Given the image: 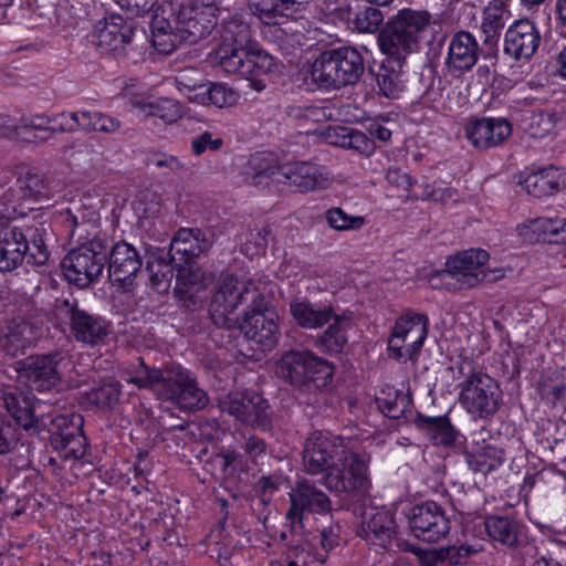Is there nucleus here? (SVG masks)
<instances>
[{
	"label": "nucleus",
	"mask_w": 566,
	"mask_h": 566,
	"mask_svg": "<svg viewBox=\"0 0 566 566\" xmlns=\"http://www.w3.org/2000/svg\"><path fill=\"white\" fill-rule=\"evenodd\" d=\"M218 13L214 3L165 0L153 14L151 43L163 54L172 53L181 43L195 44L211 34Z\"/></svg>",
	"instance_id": "obj_1"
},
{
	"label": "nucleus",
	"mask_w": 566,
	"mask_h": 566,
	"mask_svg": "<svg viewBox=\"0 0 566 566\" xmlns=\"http://www.w3.org/2000/svg\"><path fill=\"white\" fill-rule=\"evenodd\" d=\"M245 177L258 188H268L272 184L285 185L303 193L327 188L331 182V176L325 166L312 161L279 164L277 159L269 153L251 155L247 164Z\"/></svg>",
	"instance_id": "obj_2"
},
{
	"label": "nucleus",
	"mask_w": 566,
	"mask_h": 566,
	"mask_svg": "<svg viewBox=\"0 0 566 566\" xmlns=\"http://www.w3.org/2000/svg\"><path fill=\"white\" fill-rule=\"evenodd\" d=\"M129 382L151 390L158 398L176 403L182 410H201L209 403L208 394L196 376L180 365L149 367L140 361Z\"/></svg>",
	"instance_id": "obj_3"
},
{
	"label": "nucleus",
	"mask_w": 566,
	"mask_h": 566,
	"mask_svg": "<svg viewBox=\"0 0 566 566\" xmlns=\"http://www.w3.org/2000/svg\"><path fill=\"white\" fill-rule=\"evenodd\" d=\"M365 70L361 54L340 46L319 53L311 66V81L318 90L332 91L356 84Z\"/></svg>",
	"instance_id": "obj_4"
},
{
	"label": "nucleus",
	"mask_w": 566,
	"mask_h": 566,
	"mask_svg": "<svg viewBox=\"0 0 566 566\" xmlns=\"http://www.w3.org/2000/svg\"><path fill=\"white\" fill-rule=\"evenodd\" d=\"M73 368L72 355L63 349L32 354L14 365L19 381L38 392H50L59 388L66 371Z\"/></svg>",
	"instance_id": "obj_5"
},
{
	"label": "nucleus",
	"mask_w": 566,
	"mask_h": 566,
	"mask_svg": "<svg viewBox=\"0 0 566 566\" xmlns=\"http://www.w3.org/2000/svg\"><path fill=\"white\" fill-rule=\"evenodd\" d=\"M50 253L38 227H6L0 229V272H12L27 258L33 265H43Z\"/></svg>",
	"instance_id": "obj_6"
},
{
	"label": "nucleus",
	"mask_w": 566,
	"mask_h": 566,
	"mask_svg": "<svg viewBox=\"0 0 566 566\" xmlns=\"http://www.w3.org/2000/svg\"><path fill=\"white\" fill-rule=\"evenodd\" d=\"M276 374L294 388L311 391L332 381L334 367L307 350H289L277 361Z\"/></svg>",
	"instance_id": "obj_7"
},
{
	"label": "nucleus",
	"mask_w": 566,
	"mask_h": 566,
	"mask_svg": "<svg viewBox=\"0 0 566 566\" xmlns=\"http://www.w3.org/2000/svg\"><path fill=\"white\" fill-rule=\"evenodd\" d=\"M430 22V14L426 11H417L403 8L391 18V63L396 62L399 71L394 80L396 70L391 66V98L394 92H402L406 88V81L402 80V64L406 56L411 53L418 43L419 34Z\"/></svg>",
	"instance_id": "obj_8"
},
{
	"label": "nucleus",
	"mask_w": 566,
	"mask_h": 566,
	"mask_svg": "<svg viewBox=\"0 0 566 566\" xmlns=\"http://www.w3.org/2000/svg\"><path fill=\"white\" fill-rule=\"evenodd\" d=\"M261 296L251 281H240L233 274L222 276L216 284L209 305V315L213 324L230 329L237 325L238 319L232 317L235 310L251 301L253 304Z\"/></svg>",
	"instance_id": "obj_9"
},
{
	"label": "nucleus",
	"mask_w": 566,
	"mask_h": 566,
	"mask_svg": "<svg viewBox=\"0 0 566 566\" xmlns=\"http://www.w3.org/2000/svg\"><path fill=\"white\" fill-rule=\"evenodd\" d=\"M107 255V244L99 238L73 248L61 262L65 279L81 289L88 287L103 274Z\"/></svg>",
	"instance_id": "obj_10"
},
{
	"label": "nucleus",
	"mask_w": 566,
	"mask_h": 566,
	"mask_svg": "<svg viewBox=\"0 0 566 566\" xmlns=\"http://www.w3.org/2000/svg\"><path fill=\"white\" fill-rule=\"evenodd\" d=\"M43 430L49 432L50 444L61 459L76 461L85 455L87 441L83 433L84 421L81 415L49 412L43 416Z\"/></svg>",
	"instance_id": "obj_11"
},
{
	"label": "nucleus",
	"mask_w": 566,
	"mask_h": 566,
	"mask_svg": "<svg viewBox=\"0 0 566 566\" xmlns=\"http://www.w3.org/2000/svg\"><path fill=\"white\" fill-rule=\"evenodd\" d=\"M459 401L473 417L489 419L501 408L503 392L499 382L482 371L471 373L459 384Z\"/></svg>",
	"instance_id": "obj_12"
},
{
	"label": "nucleus",
	"mask_w": 566,
	"mask_h": 566,
	"mask_svg": "<svg viewBox=\"0 0 566 566\" xmlns=\"http://www.w3.org/2000/svg\"><path fill=\"white\" fill-rule=\"evenodd\" d=\"M221 412L233 417L245 427L269 431L272 428V410L268 400L254 391H232L219 399Z\"/></svg>",
	"instance_id": "obj_13"
},
{
	"label": "nucleus",
	"mask_w": 566,
	"mask_h": 566,
	"mask_svg": "<svg viewBox=\"0 0 566 566\" xmlns=\"http://www.w3.org/2000/svg\"><path fill=\"white\" fill-rule=\"evenodd\" d=\"M428 325L424 314L406 310L391 327V358L415 359L428 336Z\"/></svg>",
	"instance_id": "obj_14"
},
{
	"label": "nucleus",
	"mask_w": 566,
	"mask_h": 566,
	"mask_svg": "<svg viewBox=\"0 0 566 566\" xmlns=\"http://www.w3.org/2000/svg\"><path fill=\"white\" fill-rule=\"evenodd\" d=\"M346 453L345 440L328 431H314L305 440L303 448V467L306 473L316 475L333 469Z\"/></svg>",
	"instance_id": "obj_15"
},
{
	"label": "nucleus",
	"mask_w": 566,
	"mask_h": 566,
	"mask_svg": "<svg viewBox=\"0 0 566 566\" xmlns=\"http://www.w3.org/2000/svg\"><path fill=\"white\" fill-rule=\"evenodd\" d=\"M323 484L337 495L359 500L367 492L369 482L361 461L357 455L346 452L343 460L324 474Z\"/></svg>",
	"instance_id": "obj_16"
},
{
	"label": "nucleus",
	"mask_w": 566,
	"mask_h": 566,
	"mask_svg": "<svg viewBox=\"0 0 566 566\" xmlns=\"http://www.w3.org/2000/svg\"><path fill=\"white\" fill-rule=\"evenodd\" d=\"M289 497L291 506L285 514V518L292 527L296 524L303 527L306 513L325 515L332 512L329 496L310 480H298L290 491Z\"/></svg>",
	"instance_id": "obj_17"
},
{
	"label": "nucleus",
	"mask_w": 566,
	"mask_h": 566,
	"mask_svg": "<svg viewBox=\"0 0 566 566\" xmlns=\"http://www.w3.org/2000/svg\"><path fill=\"white\" fill-rule=\"evenodd\" d=\"M240 327L248 339L265 349L272 348L277 342V314L262 294L245 311Z\"/></svg>",
	"instance_id": "obj_18"
},
{
	"label": "nucleus",
	"mask_w": 566,
	"mask_h": 566,
	"mask_svg": "<svg viewBox=\"0 0 566 566\" xmlns=\"http://www.w3.org/2000/svg\"><path fill=\"white\" fill-rule=\"evenodd\" d=\"M409 527L418 539L427 543H438L449 534L450 520L439 504L427 501L411 510Z\"/></svg>",
	"instance_id": "obj_19"
},
{
	"label": "nucleus",
	"mask_w": 566,
	"mask_h": 566,
	"mask_svg": "<svg viewBox=\"0 0 566 566\" xmlns=\"http://www.w3.org/2000/svg\"><path fill=\"white\" fill-rule=\"evenodd\" d=\"M64 307L70 331L76 342L88 346L105 342L109 334V323L105 318L82 308L76 302L66 300Z\"/></svg>",
	"instance_id": "obj_20"
},
{
	"label": "nucleus",
	"mask_w": 566,
	"mask_h": 566,
	"mask_svg": "<svg viewBox=\"0 0 566 566\" xmlns=\"http://www.w3.org/2000/svg\"><path fill=\"white\" fill-rule=\"evenodd\" d=\"M135 35L133 21L112 13L99 20L91 34V43L99 54L114 53L129 44Z\"/></svg>",
	"instance_id": "obj_21"
},
{
	"label": "nucleus",
	"mask_w": 566,
	"mask_h": 566,
	"mask_svg": "<svg viewBox=\"0 0 566 566\" xmlns=\"http://www.w3.org/2000/svg\"><path fill=\"white\" fill-rule=\"evenodd\" d=\"M541 34L535 23L521 19L509 27L504 34L503 52L515 61L530 60L537 51Z\"/></svg>",
	"instance_id": "obj_22"
},
{
	"label": "nucleus",
	"mask_w": 566,
	"mask_h": 566,
	"mask_svg": "<svg viewBox=\"0 0 566 566\" xmlns=\"http://www.w3.org/2000/svg\"><path fill=\"white\" fill-rule=\"evenodd\" d=\"M1 399L7 411L24 430L34 432L43 431L44 415H36L35 397L30 391L18 388L4 389Z\"/></svg>",
	"instance_id": "obj_23"
},
{
	"label": "nucleus",
	"mask_w": 566,
	"mask_h": 566,
	"mask_svg": "<svg viewBox=\"0 0 566 566\" xmlns=\"http://www.w3.org/2000/svg\"><path fill=\"white\" fill-rule=\"evenodd\" d=\"M489 258V253L482 249H470L458 253L447 262L449 268L447 275L454 279L461 289L475 286L485 277L480 268L488 262Z\"/></svg>",
	"instance_id": "obj_24"
},
{
	"label": "nucleus",
	"mask_w": 566,
	"mask_h": 566,
	"mask_svg": "<svg viewBox=\"0 0 566 566\" xmlns=\"http://www.w3.org/2000/svg\"><path fill=\"white\" fill-rule=\"evenodd\" d=\"M144 259L133 244L126 241L115 243L107 255L109 277L118 283L132 284L143 266Z\"/></svg>",
	"instance_id": "obj_25"
},
{
	"label": "nucleus",
	"mask_w": 566,
	"mask_h": 566,
	"mask_svg": "<svg viewBox=\"0 0 566 566\" xmlns=\"http://www.w3.org/2000/svg\"><path fill=\"white\" fill-rule=\"evenodd\" d=\"M480 46L475 38L468 31L454 33L449 42L446 66L448 71L460 76L470 71L478 62Z\"/></svg>",
	"instance_id": "obj_26"
},
{
	"label": "nucleus",
	"mask_w": 566,
	"mask_h": 566,
	"mask_svg": "<svg viewBox=\"0 0 566 566\" xmlns=\"http://www.w3.org/2000/svg\"><path fill=\"white\" fill-rule=\"evenodd\" d=\"M210 247L211 242L200 229L181 228L174 235L169 251L166 253L176 266H182L195 261L200 254L207 252Z\"/></svg>",
	"instance_id": "obj_27"
},
{
	"label": "nucleus",
	"mask_w": 566,
	"mask_h": 566,
	"mask_svg": "<svg viewBox=\"0 0 566 566\" xmlns=\"http://www.w3.org/2000/svg\"><path fill=\"white\" fill-rule=\"evenodd\" d=\"M467 137L475 148L488 149L501 145L512 134L510 123L503 118H480L465 127Z\"/></svg>",
	"instance_id": "obj_28"
},
{
	"label": "nucleus",
	"mask_w": 566,
	"mask_h": 566,
	"mask_svg": "<svg viewBox=\"0 0 566 566\" xmlns=\"http://www.w3.org/2000/svg\"><path fill=\"white\" fill-rule=\"evenodd\" d=\"M290 312L295 323L307 329L321 328L334 316L331 305L313 303L305 297L293 300L290 303Z\"/></svg>",
	"instance_id": "obj_29"
},
{
	"label": "nucleus",
	"mask_w": 566,
	"mask_h": 566,
	"mask_svg": "<svg viewBox=\"0 0 566 566\" xmlns=\"http://www.w3.org/2000/svg\"><path fill=\"white\" fill-rule=\"evenodd\" d=\"M144 258L150 286L159 294L168 292L174 277V266L169 255L160 249H145Z\"/></svg>",
	"instance_id": "obj_30"
},
{
	"label": "nucleus",
	"mask_w": 566,
	"mask_h": 566,
	"mask_svg": "<svg viewBox=\"0 0 566 566\" xmlns=\"http://www.w3.org/2000/svg\"><path fill=\"white\" fill-rule=\"evenodd\" d=\"M523 187L536 198L551 196L566 187V175L551 166L527 175L523 180Z\"/></svg>",
	"instance_id": "obj_31"
},
{
	"label": "nucleus",
	"mask_w": 566,
	"mask_h": 566,
	"mask_svg": "<svg viewBox=\"0 0 566 566\" xmlns=\"http://www.w3.org/2000/svg\"><path fill=\"white\" fill-rule=\"evenodd\" d=\"M415 422L436 446L451 447L459 437V432L447 416L428 417L418 413Z\"/></svg>",
	"instance_id": "obj_32"
},
{
	"label": "nucleus",
	"mask_w": 566,
	"mask_h": 566,
	"mask_svg": "<svg viewBox=\"0 0 566 566\" xmlns=\"http://www.w3.org/2000/svg\"><path fill=\"white\" fill-rule=\"evenodd\" d=\"M33 326L25 321L11 322L0 338V347L8 355L15 357L22 354L35 340Z\"/></svg>",
	"instance_id": "obj_33"
},
{
	"label": "nucleus",
	"mask_w": 566,
	"mask_h": 566,
	"mask_svg": "<svg viewBox=\"0 0 566 566\" xmlns=\"http://www.w3.org/2000/svg\"><path fill=\"white\" fill-rule=\"evenodd\" d=\"M464 455L468 467L473 472L484 475L496 470L504 462L503 450L491 443L478 444L465 451Z\"/></svg>",
	"instance_id": "obj_34"
},
{
	"label": "nucleus",
	"mask_w": 566,
	"mask_h": 566,
	"mask_svg": "<svg viewBox=\"0 0 566 566\" xmlns=\"http://www.w3.org/2000/svg\"><path fill=\"white\" fill-rule=\"evenodd\" d=\"M190 90V87H188ZM195 95L190 98L202 105H213L218 108L231 107L239 101V93L223 83H209L193 86Z\"/></svg>",
	"instance_id": "obj_35"
},
{
	"label": "nucleus",
	"mask_w": 566,
	"mask_h": 566,
	"mask_svg": "<svg viewBox=\"0 0 566 566\" xmlns=\"http://www.w3.org/2000/svg\"><path fill=\"white\" fill-rule=\"evenodd\" d=\"M333 323L318 336L317 343L328 353H340L347 344V331L352 327L350 317L334 313Z\"/></svg>",
	"instance_id": "obj_36"
},
{
	"label": "nucleus",
	"mask_w": 566,
	"mask_h": 566,
	"mask_svg": "<svg viewBox=\"0 0 566 566\" xmlns=\"http://www.w3.org/2000/svg\"><path fill=\"white\" fill-rule=\"evenodd\" d=\"M136 108L145 117H158L166 124L175 123L182 116L181 105L171 98L140 101L136 103Z\"/></svg>",
	"instance_id": "obj_37"
},
{
	"label": "nucleus",
	"mask_w": 566,
	"mask_h": 566,
	"mask_svg": "<svg viewBox=\"0 0 566 566\" xmlns=\"http://www.w3.org/2000/svg\"><path fill=\"white\" fill-rule=\"evenodd\" d=\"M366 539L374 547L382 549L381 557H387L389 543V511L382 510L371 514L366 522Z\"/></svg>",
	"instance_id": "obj_38"
},
{
	"label": "nucleus",
	"mask_w": 566,
	"mask_h": 566,
	"mask_svg": "<svg viewBox=\"0 0 566 566\" xmlns=\"http://www.w3.org/2000/svg\"><path fill=\"white\" fill-rule=\"evenodd\" d=\"M484 526L491 539L507 547H514L517 544L518 528L511 518L492 515L485 518Z\"/></svg>",
	"instance_id": "obj_39"
},
{
	"label": "nucleus",
	"mask_w": 566,
	"mask_h": 566,
	"mask_svg": "<svg viewBox=\"0 0 566 566\" xmlns=\"http://www.w3.org/2000/svg\"><path fill=\"white\" fill-rule=\"evenodd\" d=\"M81 130L86 133L115 134L122 123L118 118L98 111H80Z\"/></svg>",
	"instance_id": "obj_40"
},
{
	"label": "nucleus",
	"mask_w": 566,
	"mask_h": 566,
	"mask_svg": "<svg viewBox=\"0 0 566 566\" xmlns=\"http://www.w3.org/2000/svg\"><path fill=\"white\" fill-rule=\"evenodd\" d=\"M51 117L46 115H34L22 119V124L17 126V137L24 140L40 139L45 142L55 133V128L51 127Z\"/></svg>",
	"instance_id": "obj_41"
},
{
	"label": "nucleus",
	"mask_w": 566,
	"mask_h": 566,
	"mask_svg": "<svg viewBox=\"0 0 566 566\" xmlns=\"http://www.w3.org/2000/svg\"><path fill=\"white\" fill-rule=\"evenodd\" d=\"M219 65L222 70L229 74H240L243 76V70L245 67V60L248 56V50L243 46H238L235 43H227L226 41L221 44L217 52Z\"/></svg>",
	"instance_id": "obj_42"
},
{
	"label": "nucleus",
	"mask_w": 566,
	"mask_h": 566,
	"mask_svg": "<svg viewBox=\"0 0 566 566\" xmlns=\"http://www.w3.org/2000/svg\"><path fill=\"white\" fill-rule=\"evenodd\" d=\"M120 395V384L109 380L85 392L84 398L88 403L98 408L111 409L119 401Z\"/></svg>",
	"instance_id": "obj_43"
},
{
	"label": "nucleus",
	"mask_w": 566,
	"mask_h": 566,
	"mask_svg": "<svg viewBox=\"0 0 566 566\" xmlns=\"http://www.w3.org/2000/svg\"><path fill=\"white\" fill-rule=\"evenodd\" d=\"M509 12L500 4H489L483 11L481 30L485 35V43H493L501 30L505 27Z\"/></svg>",
	"instance_id": "obj_44"
},
{
	"label": "nucleus",
	"mask_w": 566,
	"mask_h": 566,
	"mask_svg": "<svg viewBox=\"0 0 566 566\" xmlns=\"http://www.w3.org/2000/svg\"><path fill=\"white\" fill-rule=\"evenodd\" d=\"M389 22L386 23V28L382 29L378 35V45L385 59L378 65V72H376V63L369 67L370 73L376 76V82L379 87V92L389 97V70L386 67V62L389 61Z\"/></svg>",
	"instance_id": "obj_45"
},
{
	"label": "nucleus",
	"mask_w": 566,
	"mask_h": 566,
	"mask_svg": "<svg viewBox=\"0 0 566 566\" xmlns=\"http://www.w3.org/2000/svg\"><path fill=\"white\" fill-rule=\"evenodd\" d=\"M276 64L272 55L262 50H248L243 77L266 76Z\"/></svg>",
	"instance_id": "obj_46"
},
{
	"label": "nucleus",
	"mask_w": 566,
	"mask_h": 566,
	"mask_svg": "<svg viewBox=\"0 0 566 566\" xmlns=\"http://www.w3.org/2000/svg\"><path fill=\"white\" fill-rule=\"evenodd\" d=\"M327 223L337 231L358 230L365 224V218L349 216L340 208H332L326 212Z\"/></svg>",
	"instance_id": "obj_47"
},
{
	"label": "nucleus",
	"mask_w": 566,
	"mask_h": 566,
	"mask_svg": "<svg viewBox=\"0 0 566 566\" xmlns=\"http://www.w3.org/2000/svg\"><path fill=\"white\" fill-rule=\"evenodd\" d=\"M293 0H262L258 2L254 13L266 24L276 23L275 18L283 14L284 9L294 6Z\"/></svg>",
	"instance_id": "obj_48"
},
{
	"label": "nucleus",
	"mask_w": 566,
	"mask_h": 566,
	"mask_svg": "<svg viewBox=\"0 0 566 566\" xmlns=\"http://www.w3.org/2000/svg\"><path fill=\"white\" fill-rule=\"evenodd\" d=\"M382 20V12L375 7L368 6L355 14L353 23L360 32H375L378 30Z\"/></svg>",
	"instance_id": "obj_49"
},
{
	"label": "nucleus",
	"mask_w": 566,
	"mask_h": 566,
	"mask_svg": "<svg viewBox=\"0 0 566 566\" xmlns=\"http://www.w3.org/2000/svg\"><path fill=\"white\" fill-rule=\"evenodd\" d=\"M555 122L556 118L553 113L536 112L530 117L527 130L531 136L542 138L554 129Z\"/></svg>",
	"instance_id": "obj_50"
},
{
	"label": "nucleus",
	"mask_w": 566,
	"mask_h": 566,
	"mask_svg": "<svg viewBox=\"0 0 566 566\" xmlns=\"http://www.w3.org/2000/svg\"><path fill=\"white\" fill-rule=\"evenodd\" d=\"M340 527L338 525H329L324 527L319 533V546L324 554L316 552L315 558L321 564H326L328 559V552L333 551L339 545Z\"/></svg>",
	"instance_id": "obj_51"
},
{
	"label": "nucleus",
	"mask_w": 566,
	"mask_h": 566,
	"mask_svg": "<svg viewBox=\"0 0 566 566\" xmlns=\"http://www.w3.org/2000/svg\"><path fill=\"white\" fill-rule=\"evenodd\" d=\"M563 220L551 219V218H536L531 220L524 229L534 234L536 240L545 234L558 235L562 233Z\"/></svg>",
	"instance_id": "obj_52"
},
{
	"label": "nucleus",
	"mask_w": 566,
	"mask_h": 566,
	"mask_svg": "<svg viewBox=\"0 0 566 566\" xmlns=\"http://www.w3.org/2000/svg\"><path fill=\"white\" fill-rule=\"evenodd\" d=\"M223 146V139L213 137L211 132H203L191 138L190 148L193 155L201 156L208 150L216 151Z\"/></svg>",
	"instance_id": "obj_53"
},
{
	"label": "nucleus",
	"mask_w": 566,
	"mask_h": 566,
	"mask_svg": "<svg viewBox=\"0 0 566 566\" xmlns=\"http://www.w3.org/2000/svg\"><path fill=\"white\" fill-rule=\"evenodd\" d=\"M343 147L358 150L359 153H368L371 149V143L366 134L354 128H340Z\"/></svg>",
	"instance_id": "obj_54"
},
{
	"label": "nucleus",
	"mask_w": 566,
	"mask_h": 566,
	"mask_svg": "<svg viewBox=\"0 0 566 566\" xmlns=\"http://www.w3.org/2000/svg\"><path fill=\"white\" fill-rule=\"evenodd\" d=\"M411 396L408 381H401V388L397 390L395 401L391 402V419H399L411 412Z\"/></svg>",
	"instance_id": "obj_55"
},
{
	"label": "nucleus",
	"mask_w": 566,
	"mask_h": 566,
	"mask_svg": "<svg viewBox=\"0 0 566 566\" xmlns=\"http://www.w3.org/2000/svg\"><path fill=\"white\" fill-rule=\"evenodd\" d=\"M51 120L53 124V126L51 127L55 128V132L73 133L76 130H81L80 111L69 113L63 112L51 117Z\"/></svg>",
	"instance_id": "obj_56"
},
{
	"label": "nucleus",
	"mask_w": 566,
	"mask_h": 566,
	"mask_svg": "<svg viewBox=\"0 0 566 566\" xmlns=\"http://www.w3.org/2000/svg\"><path fill=\"white\" fill-rule=\"evenodd\" d=\"M19 188L23 192V197L36 198L43 195L45 188L42 178L32 172L25 174L23 177L18 179Z\"/></svg>",
	"instance_id": "obj_57"
},
{
	"label": "nucleus",
	"mask_w": 566,
	"mask_h": 566,
	"mask_svg": "<svg viewBox=\"0 0 566 566\" xmlns=\"http://www.w3.org/2000/svg\"><path fill=\"white\" fill-rule=\"evenodd\" d=\"M15 442L14 427L7 417L0 412V454L9 452Z\"/></svg>",
	"instance_id": "obj_58"
},
{
	"label": "nucleus",
	"mask_w": 566,
	"mask_h": 566,
	"mask_svg": "<svg viewBox=\"0 0 566 566\" xmlns=\"http://www.w3.org/2000/svg\"><path fill=\"white\" fill-rule=\"evenodd\" d=\"M554 379H547L542 385V392L545 396H553L554 400H562L565 397L566 394V385L564 380H558L559 377L563 378V373L555 371L553 374Z\"/></svg>",
	"instance_id": "obj_59"
},
{
	"label": "nucleus",
	"mask_w": 566,
	"mask_h": 566,
	"mask_svg": "<svg viewBox=\"0 0 566 566\" xmlns=\"http://www.w3.org/2000/svg\"><path fill=\"white\" fill-rule=\"evenodd\" d=\"M120 8L130 11L136 15L149 13L157 4L158 0H115Z\"/></svg>",
	"instance_id": "obj_60"
},
{
	"label": "nucleus",
	"mask_w": 566,
	"mask_h": 566,
	"mask_svg": "<svg viewBox=\"0 0 566 566\" xmlns=\"http://www.w3.org/2000/svg\"><path fill=\"white\" fill-rule=\"evenodd\" d=\"M286 114L293 118H305L312 120H321V116H324L323 109L316 106H287Z\"/></svg>",
	"instance_id": "obj_61"
},
{
	"label": "nucleus",
	"mask_w": 566,
	"mask_h": 566,
	"mask_svg": "<svg viewBox=\"0 0 566 566\" xmlns=\"http://www.w3.org/2000/svg\"><path fill=\"white\" fill-rule=\"evenodd\" d=\"M421 566H437L443 559H448L446 548L440 551L421 548L415 551Z\"/></svg>",
	"instance_id": "obj_62"
},
{
	"label": "nucleus",
	"mask_w": 566,
	"mask_h": 566,
	"mask_svg": "<svg viewBox=\"0 0 566 566\" xmlns=\"http://www.w3.org/2000/svg\"><path fill=\"white\" fill-rule=\"evenodd\" d=\"M266 442L255 434H250L247 437L243 444L245 453L251 459H256L258 457L264 454L266 452Z\"/></svg>",
	"instance_id": "obj_63"
},
{
	"label": "nucleus",
	"mask_w": 566,
	"mask_h": 566,
	"mask_svg": "<svg viewBox=\"0 0 566 566\" xmlns=\"http://www.w3.org/2000/svg\"><path fill=\"white\" fill-rule=\"evenodd\" d=\"M157 168H167L174 172L187 171V166L176 156L163 155L160 158L154 160Z\"/></svg>",
	"instance_id": "obj_64"
}]
</instances>
